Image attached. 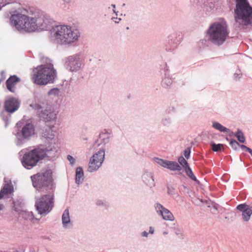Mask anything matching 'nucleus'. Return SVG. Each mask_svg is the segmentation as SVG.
<instances>
[{"instance_id": "nucleus-1", "label": "nucleus", "mask_w": 252, "mask_h": 252, "mask_svg": "<svg viewBox=\"0 0 252 252\" xmlns=\"http://www.w3.org/2000/svg\"><path fill=\"white\" fill-rule=\"evenodd\" d=\"M28 15L18 13L11 15V26L18 31L32 32L45 30L50 24V17L44 11L33 7L29 8Z\"/></svg>"}, {"instance_id": "nucleus-2", "label": "nucleus", "mask_w": 252, "mask_h": 252, "mask_svg": "<svg viewBox=\"0 0 252 252\" xmlns=\"http://www.w3.org/2000/svg\"><path fill=\"white\" fill-rule=\"evenodd\" d=\"M57 77V71L52 60L48 58L42 59V64L37 66L33 70L32 80L39 85L53 83Z\"/></svg>"}, {"instance_id": "nucleus-3", "label": "nucleus", "mask_w": 252, "mask_h": 252, "mask_svg": "<svg viewBox=\"0 0 252 252\" xmlns=\"http://www.w3.org/2000/svg\"><path fill=\"white\" fill-rule=\"evenodd\" d=\"M80 37L79 31L67 25H59L51 32V39L62 45H72L77 42Z\"/></svg>"}, {"instance_id": "nucleus-4", "label": "nucleus", "mask_w": 252, "mask_h": 252, "mask_svg": "<svg viewBox=\"0 0 252 252\" xmlns=\"http://www.w3.org/2000/svg\"><path fill=\"white\" fill-rule=\"evenodd\" d=\"M56 152V148L54 146L38 147L26 153L21 159V162L25 168L31 169L36 166L39 160L54 157Z\"/></svg>"}, {"instance_id": "nucleus-5", "label": "nucleus", "mask_w": 252, "mask_h": 252, "mask_svg": "<svg viewBox=\"0 0 252 252\" xmlns=\"http://www.w3.org/2000/svg\"><path fill=\"white\" fill-rule=\"evenodd\" d=\"M228 34V27L224 20H220L213 23L206 32L208 40L217 45H222L226 40Z\"/></svg>"}, {"instance_id": "nucleus-6", "label": "nucleus", "mask_w": 252, "mask_h": 252, "mask_svg": "<svg viewBox=\"0 0 252 252\" xmlns=\"http://www.w3.org/2000/svg\"><path fill=\"white\" fill-rule=\"evenodd\" d=\"M32 185L39 191H53L55 188L50 169L42 171L32 176Z\"/></svg>"}, {"instance_id": "nucleus-7", "label": "nucleus", "mask_w": 252, "mask_h": 252, "mask_svg": "<svg viewBox=\"0 0 252 252\" xmlns=\"http://www.w3.org/2000/svg\"><path fill=\"white\" fill-rule=\"evenodd\" d=\"M235 10V21L242 25H248L252 22V7L247 0H236Z\"/></svg>"}, {"instance_id": "nucleus-8", "label": "nucleus", "mask_w": 252, "mask_h": 252, "mask_svg": "<svg viewBox=\"0 0 252 252\" xmlns=\"http://www.w3.org/2000/svg\"><path fill=\"white\" fill-rule=\"evenodd\" d=\"M49 192L48 194L35 197V207L40 215H47L52 210L54 206L53 191Z\"/></svg>"}, {"instance_id": "nucleus-9", "label": "nucleus", "mask_w": 252, "mask_h": 252, "mask_svg": "<svg viewBox=\"0 0 252 252\" xmlns=\"http://www.w3.org/2000/svg\"><path fill=\"white\" fill-rule=\"evenodd\" d=\"M64 66L68 71H78L83 64L84 59L80 54H75L64 59Z\"/></svg>"}, {"instance_id": "nucleus-10", "label": "nucleus", "mask_w": 252, "mask_h": 252, "mask_svg": "<svg viewBox=\"0 0 252 252\" xmlns=\"http://www.w3.org/2000/svg\"><path fill=\"white\" fill-rule=\"evenodd\" d=\"M23 126L20 132H18L16 137L18 139L17 143L21 145L24 139H28L34 134V127L31 121L29 120L26 123L22 120Z\"/></svg>"}, {"instance_id": "nucleus-11", "label": "nucleus", "mask_w": 252, "mask_h": 252, "mask_svg": "<svg viewBox=\"0 0 252 252\" xmlns=\"http://www.w3.org/2000/svg\"><path fill=\"white\" fill-rule=\"evenodd\" d=\"M105 155L104 149H101L91 157L88 165L89 172H93L97 171L101 166L104 159Z\"/></svg>"}, {"instance_id": "nucleus-12", "label": "nucleus", "mask_w": 252, "mask_h": 252, "mask_svg": "<svg viewBox=\"0 0 252 252\" xmlns=\"http://www.w3.org/2000/svg\"><path fill=\"white\" fill-rule=\"evenodd\" d=\"M154 208L157 215L165 220L173 221L175 219L173 214L167 208L159 203L154 205Z\"/></svg>"}, {"instance_id": "nucleus-13", "label": "nucleus", "mask_w": 252, "mask_h": 252, "mask_svg": "<svg viewBox=\"0 0 252 252\" xmlns=\"http://www.w3.org/2000/svg\"><path fill=\"white\" fill-rule=\"evenodd\" d=\"M112 131L109 129H104L99 134L98 139L95 142L94 146H99L101 145H106L110 142Z\"/></svg>"}, {"instance_id": "nucleus-14", "label": "nucleus", "mask_w": 252, "mask_h": 252, "mask_svg": "<svg viewBox=\"0 0 252 252\" xmlns=\"http://www.w3.org/2000/svg\"><path fill=\"white\" fill-rule=\"evenodd\" d=\"M237 209L242 213L243 220L247 222L251 219L252 215V206H250L245 203L241 204L237 206Z\"/></svg>"}, {"instance_id": "nucleus-15", "label": "nucleus", "mask_w": 252, "mask_h": 252, "mask_svg": "<svg viewBox=\"0 0 252 252\" xmlns=\"http://www.w3.org/2000/svg\"><path fill=\"white\" fill-rule=\"evenodd\" d=\"M20 105V102L18 99L11 97L5 100L4 108L6 111L12 113L16 111Z\"/></svg>"}, {"instance_id": "nucleus-16", "label": "nucleus", "mask_w": 252, "mask_h": 252, "mask_svg": "<svg viewBox=\"0 0 252 252\" xmlns=\"http://www.w3.org/2000/svg\"><path fill=\"white\" fill-rule=\"evenodd\" d=\"M141 178L144 184L150 188H152L155 186L156 183L152 172L145 171L142 175Z\"/></svg>"}, {"instance_id": "nucleus-17", "label": "nucleus", "mask_w": 252, "mask_h": 252, "mask_svg": "<svg viewBox=\"0 0 252 252\" xmlns=\"http://www.w3.org/2000/svg\"><path fill=\"white\" fill-rule=\"evenodd\" d=\"M46 117L45 119L52 123L55 124L57 120V116L58 111L55 110L54 108H50L48 110H46Z\"/></svg>"}, {"instance_id": "nucleus-18", "label": "nucleus", "mask_w": 252, "mask_h": 252, "mask_svg": "<svg viewBox=\"0 0 252 252\" xmlns=\"http://www.w3.org/2000/svg\"><path fill=\"white\" fill-rule=\"evenodd\" d=\"M172 84V80L170 74V72L167 68L164 70V76L161 81V85L164 88L170 87Z\"/></svg>"}, {"instance_id": "nucleus-19", "label": "nucleus", "mask_w": 252, "mask_h": 252, "mask_svg": "<svg viewBox=\"0 0 252 252\" xmlns=\"http://www.w3.org/2000/svg\"><path fill=\"white\" fill-rule=\"evenodd\" d=\"M62 221L63 226L64 228H69V227L71 225V222L69 215V210L68 209H66L64 211L62 217Z\"/></svg>"}, {"instance_id": "nucleus-20", "label": "nucleus", "mask_w": 252, "mask_h": 252, "mask_svg": "<svg viewBox=\"0 0 252 252\" xmlns=\"http://www.w3.org/2000/svg\"><path fill=\"white\" fill-rule=\"evenodd\" d=\"M20 81L19 78H17L16 76H11L6 81V85L7 89L13 93L15 91V86Z\"/></svg>"}, {"instance_id": "nucleus-21", "label": "nucleus", "mask_w": 252, "mask_h": 252, "mask_svg": "<svg viewBox=\"0 0 252 252\" xmlns=\"http://www.w3.org/2000/svg\"><path fill=\"white\" fill-rule=\"evenodd\" d=\"M19 217L25 220L34 222V218L32 212L22 210L19 213Z\"/></svg>"}, {"instance_id": "nucleus-22", "label": "nucleus", "mask_w": 252, "mask_h": 252, "mask_svg": "<svg viewBox=\"0 0 252 252\" xmlns=\"http://www.w3.org/2000/svg\"><path fill=\"white\" fill-rule=\"evenodd\" d=\"M84 172L82 167H77L76 170V183L77 184H82L84 181Z\"/></svg>"}, {"instance_id": "nucleus-23", "label": "nucleus", "mask_w": 252, "mask_h": 252, "mask_svg": "<svg viewBox=\"0 0 252 252\" xmlns=\"http://www.w3.org/2000/svg\"><path fill=\"white\" fill-rule=\"evenodd\" d=\"M172 171H180L181 170V167L176 161L167 160L166 164V167Z\"/></svg>"}, {"instance_id": "nucleus-24", "label": "nucleus", "mask_w": 252, "mask_h": 252, "mask_svg": "<svg viewBox=\"0 0 252 252\" xmlns=\"http://www.w3.org/2000/svg\"><path fill=\"white\" fill-rule=\"evenodd\" d=\"M212 127L215 129L220 131L221 132L228 133L229 129L225 126H223L219 122L214 121L212 122Z\"/></svg>"}, {"instance_id": "nucleus-25", "label": "nucleus", "mask_w": 252, "mask_h": 252, "mask_svg": "<svg viewBox=\"0 0 252 252\" xmlns=\"http://www.w3.org/2000/svg\"><path fill=\"white\" fill-rule=\"evenodd\" d=\"M173 116L171 114H167L164 116L161 121V123L164 126H167L170 125L172 122Z\"/></svg>"}, {"instance_id": "nucleus-26", "label": "nucleus", "mask_w": 252, "mask_h": 252, "mask_svg": "<svg viewBox=\"0 0 252 252\" xmlns=\"http://www.w3.org/2000/svg\"><path fill=\"white\" fill-rule=\"evenodd\" d=\"M56 131L49 128L44 132L43 136L46 139L53 140L55 136Z\"/></svg>"}, {"instance_id": "nucleus-27", "label": "nucleus", "mask_w": 252, "mask_h": 252, "mask_svg": "<svg viewBox=\"0 0 252 252\" xmlns=\"http://www.w3.org/2000/svg\"><path fill=\"white\" fill-rule=\"evenodd\" d=\"M11 191V186L8 185L5 186L0 192V199H1L4 195L10 193Z\"/></svg>"}, {"instance_id": "nucleus-28", "label": "nucleus", "mask_w": 252, "mask_h": 252, "mask_svg": "<svg viewBox=\"0 0 252 252\" xmlns=\"http://www.w3.org/2000/svg\"><path fill=\"white\" fill-rule=\"evenodd\" d=\"M184 170L186 174L187 175V176H189V177L191 180L195 181L196 182H198L196 177L193 174L192 170L191 169L189 166L185 168Z\"/></svg>"}, {"instance_id": "nucleus-29", "label": "nucleus", "mask_w": 252, "mask_h": 252, "mask_svg": "<svg viewBox=\"0 0 252 252\" xmlns=\"http://www.w3.org/2000/svg\"><path fill=\"white\" fill-rule=\"evenodd\" d=\"M234 135L236 137L239 142L241 143H245L246 138L244 133L241 130L238 129Z\"/></svg>"}, {"instance_id": "nucleus-30", "label": "nucleus", "mask_w": 252, "mask_h": 252, "mask_svg": "<svg viewBox=\"0 0 252 252\" xmlns=\"http://www.w3.org/2000/svg\"><path fill=\"white\" fill-rule=\"evenodd\" d=\"M60 90L57 88H53L50 90L48 93V94L50 97L54 98L55 97L58 96L60 94Z\"/></svg>"}, {"instance_id": "nucleus-31", "label": "nucleus", "mask_w": 252, "mask_h": 252, "mask_svg": "<svg viewBox=\"0 0 252 252\" xmlns=\"http://www.w3.org/2000/svg\"><path fill=\"white\" fill-rule=\"evenodd\" d=\"M153 159L154 161L156 162L158 165L164 168L166 167V164L167 161V160L163 159L158 158H154Z\"/></svg>"}, {"instance_id": "nucleus-32", "label": "nucleus", "mask_w": 252, "mask_h": 252, "mask_svg": "<svg viewBox=\"0 0 252 252\" xmlns=\"http://www.w3.org/2000/svg\"><path fill=\"white\" fill-rule=\"evenodd\" d=\"M212 149L215 152L221 151L223 149V145L221 144H212Z\"/></svg>"}, {"instance_id": "nucleus-33", "label": "nucleus", "mask_w": 252, "mask_h": 252, "mask_svg": "<svg viewBox=\"0 0 252 252\" xmlns=\"http://www.w3.org/2000/svg\"><path fill=\"white\" fill-rule=\"evenodd\" d=\"M178 162L183 166L184 169L189 166V164L183 157H180L178 158Z\"/></svg>"}, {"instance_id": "nucleus-34", "label": "nucleus", "mask_w": 252, "mask_h": 252, "mask_svg": "<svg viewBox=\"0 0 252 252\" xmlns=\"http://www.w3.org/2000/svg\"><path fill=\"white\" fill-rule=\"evenodd\" d=\"M230 145L231 146V147L234 150H237L238 149V147L240 146L239 143L234 139L231 140L230 142Z\"/></svg>"}, {"instance_id": "nucleus-35", "label": "nucleus", "mask_w": 252, "mask_h": 252, "mask_svg": "<svg viewBox=\"0 0 252 252\" xmlns=\"http://www.w3.org/2000/svg\"><path fill=\"white\" fill-rule=\"evenodd\" d=\"M174 230L175 234L178 236L180 238H183V232L181 229L178 227H174Z\"/></svg>"}, {"instance_id": "nucleus-36", "label": "nucleus", "mask_w": 252, "mask_h": 252, "mask_svg": "<svg viewBox=\"0 0 252 252\" xmlns=\"http://www.w3.org/2000/svg\"><path fill=\"white\" fill-rule=\"evenodd\" d=\"M67 159L72 165H73L75 163V159L70 155L67 156Z\"/></svg>"}, {"instance_id": "nucleus-37", "label": "nucleus", "mask_w": 252, "mask_h": 252, "mask_svg": "<svg viewBox=\"0 0 252 252\" xmlns=\"http://www.w3.org/2000/svg\"><path fill=\"white\" fill-rule=\"evenodd\" d=\"M190 154V149L189 148H188L184 151V156L186 158L188 159L189 157Z\"/></svg>"}, {"instance_id": "nucleus-38", "label": "nucleus", "mask_w": 252, "mask_h": 252, "mask_svg": "<svg viewBox=\"0 0 252 252\" xmlns=\"http://www.w3.org/2000/svg\"><path fill=\"white\" fill-rule=\"evenodd\" d=\"M112 20L115 23H119L121 21V18H118L117 17H113L112 18Z\"/></svg>"}, {"instance_id": "nucleus-39", "label": "nucleus", "mask_w": 252, "mask_h": 252, "mask_svg": "<svg viewBox=\"0 0 252 252\" xmlns=\"http://www.w3.org/2000/svg\"><path fill=\"white\" fill-rule=\"evenodd\" d=\"M149 234V232H147L146 231H144L142 232L141 233V235L142 237H146V238L148 237Z\"/></svg>"}, {"instance_id": "nucleus-40", "label": "nucleus", "mask_w": 252, "mask_h": 252, "mask_svg": "<svg viewBox=\"0 0 252 252\" xmlns=\"http://www.w3.org/2000/svg\"><path fill=\"white\" fill-rule=\"evenodd\" d=\"M240 147H241V148L242 149H243V150H245V151H247V152H248V151H249V149H250V148L247 147V146H245V145H241L240 146Z\"/></svg>"}, {"instance_id": "nucleus-41", "label": "nucleus", "mask_w": 252, "mask_h": 252, "mask_svg": "<svg viewBox=\"0 0 252 252\" xmlns=\"http://www.w3.org/2000/svg\"><path fill=\"white\" fill-rule=\"evenodd\" d=\"M155 232V228L152 226L149 227V233L150 234H153Z\"/></svg>"}, {"instance_id": "nucleus-42", "label": "nucleus", "mask_w": 252, "mask_h": 252, "mask_svg": "<svg viewBox=\"0 0 252 252\" xmlns=\"http://www.w3.org/2000/svg\"><path fill=\"white\" fill-rule=\"evenodd\" d=\"M111 6L113 7V12L115 14V15L116 16H117L118 15V11H116L115 10V7H116V6L115 4H112L111 5Z\"/></svg>"}, {"instance_id": "nucleus-43", "label": "nucleus", "mask_w": 252, "mask_h": 252, "mask_svg": "<svg viewBox=\"0 0 252 252\" xmlns=\"http://www.w3.org/2000/svg\"><path fill=\"white\" fill-rule=\"evenodd\" d=\"M167 192L169 194H172V190L171 189L168 188Z\"/></svg>"}, {"instance_id": "nucleus-44", "label": "nucleus", "mask_w": 252, "mask_h": 252, "mask_svg": "<svg viewBox=\"0 0 252 252\" xmlns=\"http://www.w3.org/2000/svg\"><path fill=\"white\" fill-rule=\"evenodd\" d=\"M168 232L167 231H163L162 232V235L163 236H166V235H168Z\"/></svg>"}, {"instance_id": "nucleus-45", "label": "nucleus", "mask_w": 252, "mask_h": 252, "mask_svg": "<svg viewBox=\"0 0 252 252\" xmlns=\"http://www.w3.org/2000/svg\"><path fill=\"white\" fill-rule=\"evenodd\" d=\"M63 1L66 3H69L70 2L71 0H63Z\"/></svg>"}, {"instance_id": "nucleus-46", "label": "nucleus", "mask_w": 252, "mask_h": 252, "mask_svg": "<svg viewBox=\"0 0 252 252\" xmlns=\"http://www.w3.org/2000/svg\"><path fill=\"white\" fill-rule=\"evenodd\" d=\"M248 152L252 156V150L251 149H249Z\"/></svg>"}, {"instance_id": "nucleus-47", "label": "nucleus", "mask_w": 252, "mask_h": 252, "mask_svg": "<svg viewBox=\"0 0 252 252\" xmlns=\"http://www.w3.org/2000/svg\"><path fill=\"white\" fill-rule=\"evenodd\" d=\"M2 208V205H0V210H1Z\"/></svg>"}, {"instance_id": "nucleus-48", "label": "nucleus", "mask_w": 252, "mask_h": 252, "mask_svg": "<svg viewBox=\"0 0 252 252\" xmlns=\"http://www.w3.org/2000/svg\"><path fill=\"white\" fill-rule=\"evenodd\" d=\"M8 2L5 3L3 4L2 6H4L5 5H6V4H8Z\"/></svg>"}, {"instance_id": "nucleus-49", "label": "nucleus", "mask_w": 252, "mask_h": 252, "mask_svg": "<svg viewBox=\"0 0 252 252\" xmlns=\"http://www.w3.org/2000/svg\"><path fill=\"white\" fill-rule=\"evenodd\" d=\"M235 75H236V76H237L238 74H235Z\"/></svg>"}, {"instance_id": "nucleus-50", "label": "nucleus", "mask_w": 252, "mask_h": 252, "mask_svg": "<svg viewBox=\"0 0 252 252\" xmlns=\"http://www.w3.org/2000/svg\"><path fill=\"white\" fill-rule=\"evenodd\" d=\"M235 75H236V76H237L238 74H235Z\"/></svg>"}, {"instance_id": "nucleus-51", "label": "nucleus", "mask_w": 252, "mask_h": 252, "mask_svg": "<svg viewBox=\"0 0 252 252\" xmlns=\"http://www.w3.org/2000/svg\"><path fill=\"white\" fill-rule=\"evenodd\" d=\"M1 9V7H0V10Z\"/></svg>"}]
</instances>
